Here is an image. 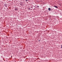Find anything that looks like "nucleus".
Returning <instances> with one entry per match:
<instances>
[{
  "label": "nucleus",
  "mask_w": 62,
  "mask_h": 62,
  "mask_svg": "<svg viewBox=\"0 0 62 62\" xmlns=\"http://www.w3.org/2000/svg\"><path fill=\"white\" fill-rule=\"evenodd\" d=\"M40 40H39V42H40Z\"/></svg>",
  "instance_id": "5"
},
{
  "label": "nucleus",
  "mask_w": 62,
  "mask_h": 62,
  "mask_svg": "<svg viewBox=\"0 0 62 62\" xmlns=\"http://www.w3.org/2000/svg\"><path fill=\"white\" fill-rule=\"evenodd\" d=\"M18 10V9L16 8H15V10Z\"/></svg>",
  "instance_id": "3"
},
{
  "label": "nucleus",
  "mask_w": 62,
  "mask_h": 62,
  "mask_svg": "<svg viewBox=\"0 0 62 62\" xmlns=\"http://www.w3.org/2000/svg\"><path fill=\"white\" fill-rule=\"evenodd\" d=\"M54 7H55V8H58V7H57V6L55 5H54Z\"/></svg>",
  "instance_id": "1"
},
{
  "label": "nucleus",
  "mask_w": 62,
  "mask_h": 62,
  "mask_svg": "<svg viewBox=\"0 0 62 62\" xmlns=\"http://www.w3.org/2000/svg\"><path fill=\"white\" fill-rule=\"evenodd\" d=\"M30 9V8H29V9Z\"/></svg>",
  "instance_id": "8"
},
{
  "label": "nucleus",
  "mask_w": 62,
  "mask_h": 62,
  "mask_svg": "<svg viewBox=\"0 0 62 62\" xmlns=\"http://www.w3.org/2000/svg\"><path fill=\"white\" fill-rule=\"evenodd\" d=\"M27 1H28V0H25V1H26V2H27Z\"/></svg>",
  "instance_id": "6"
},
{
  "label": "nucleus",
  "mask_w": 62,
  "mask_h": 62,
  "mask_svg": "<svg viewBox=\"0 0 62 62\" xmlns=\"http://www.w3.org/2000/svg\"><path fill=\"white\" fill-rule=\"evenodd\" d=\"M48 10L49 11H50V10H51V8H48Z\"/></svg>",
  "instance_id": "2"
},
{
  "label": "nucleus",
  "mask_w": 62,
  "mask_h": 62,
  "mask_svg": "<svg viewBox=\"0 0 62 62\" xmlns=\"http://www.w3.org/2000/svg\"><path fill=\"white\" fill-rule=\"evenodd\" d=\"M37 8H39V6H37Z\"/></svg>",
  "instance_id": "4"
},
{
  "label": "nucleus",
  "mask_w": 62,
  "mask_h": 62,
  "mask_svg": "<svg viewBox=\"0 0 62 62\" xmlns=\"http://www.w3.org/2000/svg\"><path fill=\"white\" fill-rule=\"evenodd\" d=\"M51 10V11H52V10Z\"/></svg>",
  "instance_id": "7"
}]
</instances>
